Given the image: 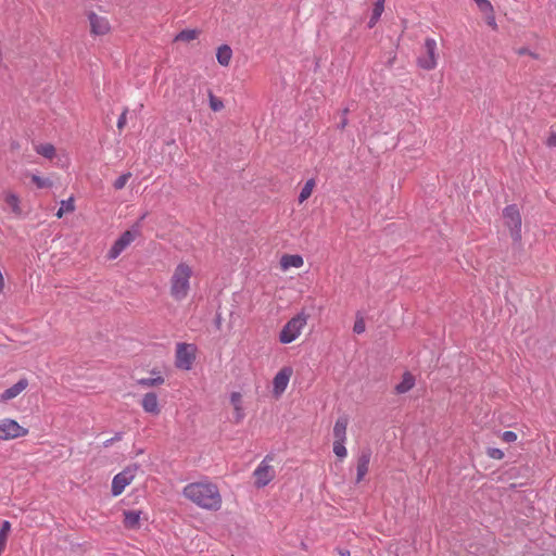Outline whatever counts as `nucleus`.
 Returning a JSON list of instances; mask_svg holds the SVG:
<instances>
[{"mask_svg": "<svg viewBox=\"0 0 556 556\" xmlns=\"http://www.w3.org/2000/svg\"><path fill=\"white\" fill-rule=\"evenodd\" d=\"M186 500L201 509L217 511L223 506V496L217 484L210 480L190 482L182 489Z\"/></svg>", "mask_w": 556, "mask_h": 556, "instance_id": "obj_1", "label": "nucleus"}, {"mask_svg": "<svg viewBox=\"0 0 556 556\" xmlns=\"http://www.w3.org/2000/svg\"><path fill=\"white\" fill-rule=\"evenodd\" d=\"M194 267L188 261L178 262L172 269L168 278V294L175 302L185 301L192 289Z\"/></svg>", "mask_w": 556, "mask_h": 556, "instance_id": "obj_2", "label": "nucleus"}, {"mask_svg": "<svg viewBox=\"0 0 556 556\" xmlns=\"http://www.w3.org/2000/svg\"><path fill=\"white\" fill-rule=\"evenodd\" d=\"M308 318V314L304 311L290 318L279 331V342L281 344H290L298 340L307 326Z\"/></svg>", "mask_w": 556, "mask_h": 556, "instance_id": "obj_3", "label": "nucleus"}, {"mask_svg": "<svg viewBox=\"0 0 556 556\" xmlns=\"http://www.w3.org/2000/svg\"><path fill=\"white\" fill-rule=\"evenodd\" d=\"M86 17L89 24V33L92 37H104L112 33L113 26L106 15L88 10L86 11Z\"/></svg>", "mask_w": 556, "mask_h": 556, "instance_id": "obj_4", "label": "nucleus"}, {"mask_svg": "<svg viewBox=\"0 0 556 556\" xmlns=\"http://www.w3.org/2000/svg\"><path fill=\"white\" fill-rule=\"evenodd\" d=\"M197 357V346L180 342L176 345L175 366L181 370H190Z\"/></svg>", "mask_w": 556, "mask_h": 556, "instance_id": "obj_5", "label": "nucleus"}, {"mask_svg": "<svg viewBox=\"0 0 556 556\" xmlns=\"http://www.w3.org/2000/svg\"><path fill=\"white\" fill-rule=\"evenodd\" d=\"M273 459V456L267 455L254 469V485L257 489L266 486L275 479L276 471L274 466L271 465Z\"/></svg>", "mask_w": 556, "mask_h": 556, "instance_id": "obj_6", "label": "nucleus"}, {"mask_svg": "<svg viewBox=\"0 0 556 556\" xmlns=\"http://www.w3.org/2000/svg\"><path fill=\"white\" fill-rule=\"evenodd\" d=\"M28 429L21 426L13 418L0 419V441H12L24 438L28 434Z\"/></svg>", "mask_w": 556, "mask_h": 556, "instance_id": "obj_7", "label": "nucleus"}, {"mask_svg": "<svg viewBox=\"0 0 556 556\" xmlns=\"http://www.w3.org/2000/svg\"><path fill=\"white\" fill-rule=\"evenodd\" d=\"M425 54L417 58V65L425 71H432L438 66V45L433 38H426Z\"/></svg>", "mask_w": 556, "mask_h": 556, "instance_id": "obj_8", "label": "nucleus"}, {"mask_svg": "<svg viewBox=\"0 0 556 556\" xmlns=\"http://www.w3.org/2000/svg\"><path fill=\"white\" fill-rule=\"evenodd\" d=\"M138 466H127L124 470L114 476L111 492L113 496H119L125 489L135 480Z\"/></svg>", "mask_w": 556, "mask_h": 556, "instance_id": "obj_9", "label": "nucleus"}, {"mask_svg": "<svg viewBox=\"0 0 556 556\" xmlns=\"http://www.w3.org/2000/svg\"><path fill=\"white\" fill-rule=\"evenodd\" d=\"M503 218L510 231L511 238L519 240L521 237V215L517 205H507L503 210Z\"/></svg>", "mask_w": 556, "mask_h": 556, "instance_id": "obj_10", "label": "nucleus"}, {"mask_svg": "<svg viewBox=\"0 0 556 556\" xmlns=\"http://www.w3.org/2000/svg\"><path fill=\"white\" fill-rule=\"evenodd\" d=\"M293 375L291 366L281 367L273 379V395L280 397L288 388L289 381Z\"/></svg>", "mask_w": 556, "mask_h": 556, "instance_id": "obj_11", "label": "nucleus"}, {"mask_svg": "<svg viewBox=\"0 0 556 556\" xmlns=\"http://www.w3.org/2000/svg\"><path fill=\"white\" fill-rule=\"evenodd\" d=\"M136 237L137 233L131 230H126L125 232H123L108 252V258H117L119 254L136 239Z\"/></svg>", "mask_w": 556, "mask_h": 556, "instance_id": "obj_12", "label": "nucleus"}, {"mask_svg": "<svg viewBox=\"0 0 556 556\" xmlns=\"http://www.w3.org/2000/svg\"><path fill=\"white\" fill-rule=\"evenodd\" d=\"M229 400L233 408V420L236 424H240L245 417L243 396L240 392L235 391L230 393Z\"/></svg>", "mask_w": 556, "mask_h": 556, "instance_id": "obj_13", "label": "nucleus"}, {"mask_svg": "<svg viewBox=\"0 0 556 556\" xmlns=\"http://www.w3.org/2000/svg\"><path fill=\"white\" fill-rule=\"evenodd\" d=\"M142 409L153 416H157L161 413V407L156 393L148 392L141 399Z\"/></svg>", "mask_w": 556, "mask_h": 556, "instance_id": "obj_14", "label": "nucleus"}, {"mask_svg": "<svg viewBox=\"0 0 556 556\" xmlns=\"http://www.w3.org/2000/svg\"><path fill=\"white\" fill-rule=\"evenodd\" d=\"M28 387V380L23 378V379H20L15 384H13L12 387L8 388L1 395H0V401L1 402H8L10 400H13L15 399L16 396H18L23 391L26 390V388Z\"/></svg>", "mask_w": 556, "mask_h": 556, "instance_id": "obj_15", "label": "nucleus"}, {"mask_svg": "<svg viewBox=\"0 0 556 556\" xmlns=\"http://www.w3.org/2000/svg\"><path fill=\"white\" fill-rule=\"evenodd\" d=\"M141 510H124L123 525L128 530H137L140 528Z\"/></svg>", "mask_w": 556, "mask_h": 556, "instance_id": "obj_16", "label": "nucleus"}, {"mask_svg": "<svg viewBox=\"0 0 556 556\" xmlns=\"http://www.w3.org/2000/svg\"><path fill=\"white\" fill-rule=\"evenodd\" d=\"M279 264L282 270H288L291 267H302L304 265V260L299 254H283L280 258Z\"/></svg>", "mask_w": 556, "mask_h": 556, "instance_id": "obj_17", "label": "nucleus"}, {"mask_svg": "<svg viewBox=\"0 0 556 556\" xmlns=\"http://www.w3.org/2000/svg\"><path fill=\"white\" fill-rule=\"evenodd\" d=\"M369 463H370V453L364 452L357 459V467H356V481L361 482L364 477L367 475L369 469Z\"/></svg>", "mask_w": 556, "mask_h": 556, "instance_id": "obj_18", "label": "nucleus"}, {"mask_svg": "<svg viewBox=\"0 0 556 556\" xmlns=\"http://www.w3.org/2000/svg\"><path fill=\"white\" fill-rule=\"evenodd\" d=\"M349 420L346 417H340L337 419L333 426V438L334 441L345 442L346 441V429Z\"/></svg>", "mask_w": 556, "mask_h": 556, "instance_id": "obj_19", "label": "nucleus"}, {"mask_svg": "<svg viewBox=\"0 0 556 556\" xmlns=\"http://www.w3.org/2000/svg\"><path fill=\"white\" fill-rule=\"evenodd\" d=\"M415 382V377L406 371L403 374L401 382L395 386V392L397 394H404L414 388Z\"/></svg>", "mask_w": 556, "mask_h": 556, "instance_id": "obj_20", "label": "nucleus"}, {"mask_svg": "<svg viewBox=\"0 0 556 556\" xmlns=\"http://www.w3.org/2000/svg\"><path fill=\"white\" fill-rule=\"evenodd\" d=\"M4 202L11 208L13 214L17 216L22 214L21 200L16 193L7 191L4 193Z\"/></svg>", "mask_w": 556, "mask_h": 556, "instance_id": "obj_21", "label": "nucleus"}, {"mask_svg": "<svg viewBox=\"0 0 556 556\" xmlns=\"http://www.w3.org/2000/svg\"><path fill=\"white\" fill-rule=\"evenodd\" d=\"M231 58L232 50L228 45H223L218 47L216 52V59L222 66H228L230 64Z\"/></svg>", "mask_w": 556, "mask_h": 556, "instance_id": "obj_22", "label": "nucleus"}, {"mask_svg": "<svg viewBox=\"0 0 556 556\" xmlns=\"http://www.w3.org/2000/svg\"><path fill=\"white\" fill-rule=\"evenodd\" d=\"M34 150L41 156L52 160L56 155V149L52 143H38L34 146Z\"/></svg>", "mask_w": 556, "mask_h": 556, "instance_id": "obj_23", "label": "nucleus"}, {"mask_svg": "<svg viewBox=\"0 0 556 556\" xmlns=\"http://www.w3.org/2000/svg\"><path fill=\"white\" fill-rule=\"evenodd\" d=\"M200 35V30L198 29H184L180 33H178L175 37V41H181V42H191L195 40Z\"/></svg>", "mask_w": 556, "mask_h": 556, "instance_id": "obj_24", "label": "nucleus"}, {"mask_svg": "<svg viewBox=\"0 0 556 556\" xmlns=\"http://www.w3.org/2000/svg\"><path fill=\"white\" fill-rule=\"evenodd\" d=\"M316 186V182L315 180L312 178V179H308L304 187L302 188L300 194H299V203L302 204L303 202H305L313 193V190Z\"/></svg>", "mask_w": 556, "mask_h": 556, "instance_id": "obj_25", "label": "nucleus"}, {"mask_svg": "<svg viewBox=\"0 0 556 556\" xmlns=\"http://www.w3.org/2000/svg\"><path fill=\"white\" fill-rule=\"evenodd\" d=\"M11 531V523L8 520H4L2 522L1 529H0V555L3 553L7 546V541L9 533Z\"/></svg>", "mask_w": 556, "mask_h": 556, "instance_id": "obj_26", "label": "nucleus"}, {"mask_svg": "<svg viewBox=\"0 0 556 556\" xmlns=\"http://www.w3.org/2000/svg\"><path fill=\"white\" fill-rule=\"evenodd\" d=\"M74 211H75L74 199L70 198V199L63 200L61 202V206L58 210L55 215H56L58 218H62L64 216V214L72 213Z\"/></svg>", "mask_w": 556, "mask_h": 556, "instance_id": "obj_27", "label": "nucleus"}, {"mask_svg": "<svg viewBox=\"0 0 556 556\" xmlns=\"http://www.w3.org/2000/svg\"><path fill=\"white\" fill-rule=\"evenodd\" d=\"M207 96L210 108L213 112H219L225 108L223 100L214 96L211 90L208 91Z\"/></svg>", "mask_w": 556, "mask_h": 556, "instance_id": "obj_28", "label": "nucleus"}, {"mask_svg": "<svg viewBox=\"0 0 556 556\" xmlns=\"http://www.w3.org/2000/svg\"><path fill=\"white\" fill-rule=\"evenodd\" d=\"M30 179L36 185V187L39 188V189L50 188L53 185L52 181L49 178L42 177V176H39V175H36V174H33L30 176Z\"/></svg>", "mask_w": 556, "mask_h": 556, "instance_id": "obj_29", "label": "nucleus"}, {"mask_svg": "<svg viewBox=\"0 0 556 556\" xmlns=\"http://www.w3.org/2000/svg\"><path fill=\"white\" fill-rule=\"evenodd\" d=\"M164 378L162 376H156L154 378H142L138 381V383L142 387H159L164 383Z\"/></svg>", "mask_w": 556, "mask_h": 556, "instance_id": "obj_30", "label": "nucleus"}, {"mask_svg": "<svg viewBox=\"0 0 556 556\" xmlns=\"http://www.w3.org/2000/svg\"><path fill=\"white\" fill-rule=\"evenodd\" d=\"M344 443L345 442L333 441V453L340 459H344L348 456V450Z\"/></svg>", "mask_w": 556, "mask_h": 556, "instance_id": "obj_31", "label": "nucleus"}, {"mask_svg": "<svg viewBox=\"0 0 556 556\" xmlns=\"http://www.w3.org/2000/svg\"><path fill=\"white\" fill-rule=\"evenodd\" d=\"M131 177V173H125L121 175L113 184L116 190L123 189Z\"/></svg>", "mask_w": 556, "mask_h": 556, "instance_id": "obj_32", "label": "nucleus"}, {"mask_svg": "<svg viewBox=\"0 0 556 556\" xmlns=\"http://www.w3.org/2000/svg\"><path fill=\"white\" fill-rule=\"evenodd\" d=\"M382 12H383V4L375 3V8H374V11H372V16H371V20H370V27L379 20V17L381 16Z\"/></svg>", "mask_w": 556, "mask_h": 556, "instance_id": "obj_33", "label": "nucleus"}, {"mask_svg": "<svg viewBox=\"0 0 556 556\" xmlns=\"http://www.w3.org/2000/svg\"><path fill=\"white\" fill-rule=\"evenodd\" d=\"M484 13H488L486 15V24L493 29V30H497V23H496V20H495V15H494V10L493 8L491 9V11H483Z\"/></svg>", "mask_w": 556, "mask_h": 556, "instance_id": "obj_34", "label": "nucleus"}, {"mask_svg": "<svg viewBox=\"0 0 556 556\" xmlns=\"http://www.w3.org/2000/svg\"><path fill=\"white\" fill-rule=\"evenodd\" d=\"M365 329H366V325H365L364 318L363 317L356 318L354 326H353V331L357 334H361L365 331Z\"/></svg>", "mask_w": 556, "mask_h": 556, "instance_id": "obj_35", "label": "nucleus"}, {"mask_svg": "<svg viewBox=\"0 0 556 556\" xmlns=\"http://www.w3.org/2000/svg\"><path fill=\"white\" fill-rule=\"evenodd\" d=\"M486 454L492 459L501 460L504 458V452L496 447L489 448Z\"/></svg>", "mask_w": 556, "mask_h": 556, "instance_id": "obj_36", "label": "nucleus"}, {"mask_svg": "<svg viewBox=\"0 0 556 556\" xmlns=\"http://www.w3.org/2000/svg\"><path fill=\"white\" fill-rule=\"evenodd\" d=\"M502 440L506 443L515 442L518 438L517 433L514 431H504L501 435Z\"/></svg>", "mask_w": 556, "mask_h": 556, "instance_id": "obj_37", "label": "nucleus"}, {"mask_svg": "<svg viewBox=\"0 0 556 556\" xmlns=\"http://www.w3.org/2000/svg\"><path fill=\"white\" fill-rule=\"evenodd\" d=\"M127 113H128V109H124V111L122 112L121 116L118 117V121H117V128L119 130H122L126 124H127Z\"/></svg>", "mask_w": 556, "mask_h": 556, "instance_id": "obj_38", "label": "nucleus"}, {"mask_svg": "<svg viewBox=\"0 0 556 556\" xmlns=\"http://www.w3.org/2000/svg\"><path fill=\"white\" fill-rule=\"evenodd\" d=\"M481 11H491L492 4L489 0H475Z\"/></svg>", "mask_w": 556, "mask_h": 556, "instance_id": "obj_39", "label": "nucleus"}, {"mask_svg": "<svg viewBox=\"0 0 556 556\" xmlns=\"http://www.w3.org/2000/svg\"><path fill=\"white\" fill-rule=\"evenodd\" d=\"M546 146L549 147V148H556V131L555 132H552L546 141H545Z\"/></svg>", "mask_w": 556, "mask_h": 556, "instance_id": "obj_40", "label": "nucleus"}, {"mask_svg": "<svg viewBox=\"0 0 556 556\" xmlns=\"http://www.w3.org/2000/svg\"><path fill=\"white\" fill-rule=\"evenodd\" d=\"M518 55H529L533 59H536V54L531 52L528 48H520L517 50Z\"/></svg>", "mask_w": 556, "mask_h": 556, "instance_id": "obj_41", "label": "nucleus"}, {"mask_svg": "<svg viewBox=\"0 0 556 556\" xmlns=\"http://www.w3.org/2000/svg\"><path fill=\"white\" fill-rule=\"evenodd\" d=\"M348 113H349V109L343 110L344 117H343V119L341 121V123L339 125L340 129H344L346 127V125H348V118H346V114Z\"/></svg>", "mask_w": 556, "mask_h": 556, "instance_id": "obj_42", "label": "nucleus"}, {"mask_svg": "<svg viewBox=\"0 0 556 556\" xmlns=\"http://www.w3.org/2000/svg\"><path fill=\"white\" fill-rule=\"evenodd\" d=\"M122 439L121 434H116L114 438L109 439L104 442V446H110L114 441H119Z\"/></svg>", "mask_w": 556, "mask_h": 556, "instance_id": "obj_43", "label": "nucleus"}, {"mask_svg": "<svg viewBox=\"0 0 556 556\" xmlns=\"http://www.w3.org/2000/svg\"><path fill=\"white\" fill-rule=\"evenodd\" d=\"M340 555H341V556H350V552H349V551H346V549H345V551H341V552H340Z\"/></svg>", "mask_w": 556, "mask_h": 556, "instance_id": "obj_44", "label": "nucleus"}, {"mask_svg": "<svg viewBox=\"0 0 556 556\" xmlns=\"http://www.w3.org/2000/svg\"><path fill=\"white\" fill-rule=\"evenodd\" d=\"M376 3H381V4H383V3H384V0H376Z\"/></svg>", "mask_w": 556, "mask_h": 556, "instance_id": "obj_45", "label": "nucleus"}]
</instances>
